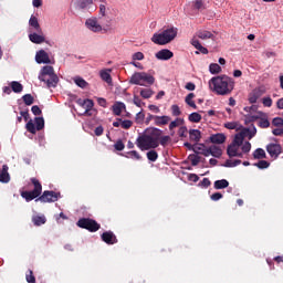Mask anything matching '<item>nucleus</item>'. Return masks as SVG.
Segmentation results:
<instances>
[{
	"label": "nucleus",
	"mask_w": 283,
	"mask_h": 283,
	"mask_svg": "<svg viewBox=\"0 0 283 283\" xmlns=\"http://www.w3.org/2000/svg\"><path fill=\"white\" fill-rule=\"evenodd\" d=\"M31 182L34 186V189L32 191L21 192V197L27 202H31L34 199H35V202L40 201L41 203H53L59 201L60 193H56L54 191H49V190L43 191L42 184L39 179L32 178Z\"/></svg>",
	"instance_id": "1"
},
{
	"label": "nucleus",
	"mask_w": 283,
	"mask_h": 283,
	"mask_svg": "<svg viewBox=\"0 0 283 283\" xmlns=\"http://www.w3.org/2000/svg\"><path fill=\"white\" fill-rule=\"evenodd\" d=\"M161 134L163 130L160 128L151 127L147 129V133L139 135L135 144L142 151L156 149L159 147V136H161Z\"/></svg>",
	"instance_id": "2"
},
{
	"label": "nucleus",
	"mask_w": 283,
	"mask_h": 283,
	"mask_svg": "<svg viewBox=\"0 0 283 283\" xmlns=\"http://www.w3.org/2000/svg\"><path fill=\"white\" fill-rule=\"evenodd\" d=\"M210 91L220 96H227L234 90V81L228 75L211 77L208 82Z\"/></svg>",
	"instance_id": "3"
},
{
	"label": "nucleus",
	"mask_w": 283,
	"mask_h": 283,
	"mask_svg": "<svg viewBox=\"0 0 283 283\" xmlns=\"http://www.w3.org/2000/svg\"><path fill=\"white\" fill-rule=\"evenodd\" d=\"M178 34V29L170 27L165 29L161 33H154L151 42L156 45H166L171 43Z\"/></svg>",
	"instance_id": "4"
},
{
	"label": "nucleus",
	"mask_w": 283,
	"mask_h": 283,
	"mask_svg": "<svg viewBox=\"0 0 283 283\" xmlns=\"http://www.w3.org/2000/svg\"><path fill=\"white\" fill-rule=\"evenodd\" d=\"M39 81L44 83V85L48 86V88L56 87V84H59L60 78L56 73H54V69L50 65L43 66L41 70V73L39 75Z\"/></svg>",
	"instance_id": "5"
},
{
	"label": "nucleus",
	"mask_w": 283,
	"mask_h": 283,
	"mask_svg": "<svg viewBox=\"0 0 283 283\" xmlns=\"http://www.w3.org/2000/svg\"><path fill=\"white\" fill-rule=\"evenodd\" d=\"M130 84L145 86L146 84L153 85L155 83V77L148 73H135L129 80Z\"/></svg>",
	"instance_id": "6"
},
{
	"label": "nucleus",
	"mask_w": 283,
	"mask_h": 283,
	"mask_svg": "<svg viewBox=\"0 0 283 283\" xmlns=\"http://www.w3.org/2000/svg\"><path fill=\"white\" fill-rule=\"evenodd\" d=\"M76 226L81 229H85L91 233H95L101 229V224L92 218H80Z\"/></svg>",
	"instance_id": "7"
},
{
	"label": "nucleus",
	"mask_w": 283,
	"mask_h": 283,
	"mask_svg": "<svg viewBox=\"0 0 283 283\" xmlns=\"http://www.w3.org/2000/svg\"><path fill=\"white\" fill-rule=\"evenodd\" d=\"M102 242L107 243L108 245H113L118 242V239L114 232H103L102 233Z\"/></svg>",
	"instance_id": "8"
},
{
	"label": "nucleus",
	"mask_w": 283,
	"mask_h": 283,
	"mask_svg": "<svg viewBox=\"0 0 283 283\" xmlns=\"http://www.w3.org/2000/svg\"><path fill=\"white\" fill-rule=\"evenodd\" d=\"M266 153L270 154L272 157H277L282 154V145L280 144H268L266 145Z\"/></svg>",
	"instance_id": "9"
},
{
	"label": "nucleus",
	"mask_w": 283,
	"mask_h": 283,
	"mask_svg": "<svg viewBox=\"0 0 283 283\" xmlns=\"http://www.w3.org/2000/svg\"><path fill=\"white\" fill-rule=\"evenodd\" d=\"M155 57L159 61H169L174 57V52L168 49L160 50L155 54Z\"/></svg>",
	"instance_id": "10"
},
{
	"label": "nucleus",
	"mask_w": 283,
	"mask_h": 283,
	"mask_svg": "<svg viewBox=\"0 0 283 283\" xmlns=\"http://www.w3.org/2000/svg\"><path fill=\"white\" fill-rule=\"evenodd\" d=\"M35 61L38 64H50L51 63L50 56L44 50H40L36 53Z\"/></svg>",
	"instance_id": "11"
},
{
	"label": "nucleus",
	"mask_w": 283,
	"mask_h": 283,
	"mask_svg": "<svg viewBox=\"0 0 283 283\" xmlns=\"http://www.w3.org/2000/svg\"><path fill=\"white\" fill-rule=\"evenodd\" d=\"M171 119L172 118L170 116H167V115H163V116L157 115L154 125L158 126V127H164L166 125H169Z\"/></svg>",
	"instance_id": "12"
},
{
	"label": "nucleus",
	"mask_w": 283,
	"mask_h": 283,
	"mask_svg": "<svg viewBox=\"0 0 283 283\" xmlns=\"http://www.w3.org/2000/svg\"><path fill=\"white\" fill-rule=\"evenodd\" d=\"M86 27L88 28V30H92L93 32H101L103 30L97 19L86 20Z\"/></svg>",
	"instance_id": "13"
},
{
	"label": "nucleus",
	"mask_w": 283,
	"mask_h": 283,
	"mask_svg": "<svg viewBox=\"0 0 283 283\" xmlns=\"http://www.w3.org/2000/svg\"><path fill=\"white\" fill-rule=\"evenodd\" d=\"M113 115L119 117L124 111H126V105L122 102H116L112 106Z\"/></svg>",
	"instance_id": "14"
},
{
	"label": "nucleus",
	"mask_w": 283,
	"mask_h": 283,
	"mask_svg": "<svg viewBox=\"0 0 283 283\" xmlns=\"http://www.w3.org/2000/svg\"><path fill=\"white\" fill-rule=\"evenodd\" d=\"M193 154H200L205 157H209V148L205 144H195L193 145Z\"/></svg>",
	"instance_id": "15"
},
{
	"label": "nucleus",
	"mask_w": 283,
	"mask_h": 283,
	"mask_svg": "<svg viewBox=\"0 0 283 283\" xmlns=\"http://www.w3.org/2000/svg\"><path fill=\"white\" fill-rule=\"evenodd\" d=\"M195 36H197L198 39L202 40V41H207V40H214V35L207 30H199Z\"/></svg>",
	"instance_id": "16"
},
{
	"label": "nucleus",
	"mask_w": 283,
	"mask_h": 283,
	"mask_svg": "<svg viewBox=\"0 0 283 283\" xmlns=\"http://www.w3.org/2000/svg\"><path fill=\"white\" fill-rule=\"evenodd\" d=\"M209 140L211 144L221 145L227 142V136L224 134H214L210 136Z\"/></svg>",
	"instance_id": "17"
},
{
	"label": "nucleus",
	"mask_w": 283,
	"mask_h": 283,
	"mask_svg": "<svg viewBox=\"0 0 283 283\" xmlns=\"http://www.w3.org/2000/svg\"><path fill=\"white\" fill-rule=\"evenodd\" d=\"M72 4L77 10H84L92 4V0H72Z\"/></svg>",
	"instance_id": "18"
},
{
	"label": "nucleus",
	"mask_w": 283,
	"mask_h": 283,
	"mask_svg": "<svg viewBox=\"0 0 283 283\" xmlns=\"http://www.w3.org/2000/svg\"><path fill=\"white\" fill-rule=\"evenodd\" d=\"M190 44L200 51L202 54H209V50L201 45L200 41L195 36L191 39Z\"/></svg>",
	"instance_id": "19"
},
{
	"label": "nucleus",
	"mask_w": 283,
	"mask_h": 283,
	"mask_svg": "<svg viewBox=\"0 0 283 283\" xmlns=\"http://www.w3.org/2000/svg\"><path fill=\"white\" fill-rule=\"evenodd\" d=\"M29 39L34 44H42V43L45 42V38L43 35V32L42 33H32V34L29 35Z\"/></svg>",
	"instance_id": "20"
},
{
	"label": "nucleus",
	"mask_w": 283,
	"mask_h": 283,
	"mask_svg": "<svg viewBox=\"0 0 283 283\" xmlns=\"http://www.w3.org/2000/svg\"><path fill=\"white\" fill-rule=\"evenodd\" d=\"M189 139L193 143H199L201 139V132L199 129H190L189 130Z\"/></svg>",
	"instance_id": "21"
},
{
	"label": "nucleus",
	"mask_w": 283,
	"mask_h": 283,
	"mask_svg": "<svg viewBox=\"0 0 283 283\" xmlns=\"http://www.w3.org/2000/svg\"><path fill=\"white\" fill-rule=\"evenodd\" d=\"M208 153H209V156L211 155L212 157H216V158H219L222 155V150L217 145H211L208 148Z\"/></svg>",
	"instance_id": "22"
},
{
	"label": "nucleus",
	"mask_w": 283,
	"mask_h": 283,
	"mask_svg": "<svg viewBox=\"0 0 283 283\" xmlns=\"http://www.w3.org/2000/svg\"><path fill=\"white\" fill-rule=\"evenodd\" d=\"M10 181V175L8 172V166L3 165L1 174H0V182L8 184Z\"/></svg>",
	"instance_id": "23"
},
{
	"label": "nucleus",
	"mask_w": 283,
	"mask_h": 283,
	"mask_svg": "<svg viewBox=\"0 0 283 283\" xmlns=\"http://www.w3.org/2000/svg\"><path fill=\"white\" fill-rule=\"evenodd\" d=\"M230 186V182L228 179H219L216 180L214 182V189L220 190V189H228Z\"/></svg>",
	"instance_id": "24"
},
{
	"label": "nucleus",
	"mask_w": 283,
	"mask_h": 283,
	"mask_svg": "<svg viewBox=\"0 0 283 283\" xmlns=\"http://www.w3.org/2000/svg\"><path fill=\"white\" fill-rule=\"evenodd\" d=\"M111 72V70H102V72H99V77H102V80L108 85H112Z\"/></svg>",
	"instance_id": "25"
},
{
	"label": "nucleus",
	"mask_w": 283,
	"mask_h": 283,
	"mask_svg": "<svg viewBox=\"0 0 283 283\" xmlns=\"http://www.w3.org/2000/svg\"><path fill=\"white\" fill-rule=\"evenodd\" d=\"M30 27L32 29H34L38 33H42V28L41 24L39 22V19H36L35 17H31L30 22H29Z\"/></svg>",
	"instance_id": "26"
},
{
	"label": "nucleus",
	"mask_w": 283,
	"mask_h": 283,
	"mask_svg": "<svg viewBox=\"0 0 283 283\" xmlns=\"http://www.w3.org/2000/svg\"><path fill=\"white\" fill-rule=\"evenodd\" d=\"M239 145L229 144L227 147V154L230 158L234 157L239 153Z\"/></svg>",
	"instance_id": "27"
},
{
	"label": "nucleus",
	"mask_w": 283,
	"mask_h": 283,
	"mask_svg": "<svg viewBox=\"0 0 283 283\" xmlns=\"http://www.w3.org/2000/svg\"><path fill=\"white\" fill-rule=\"evenodd\" d=\"M195 97H196V94L191 92V93H189V94L186 96L185 102H186V104H187L188 106H190L191 108L197 109L198 107H197V105H196V103H195V101H193Z\"/></svg>",
	"instance_id": "28"
},
{
	"label": "nucleus",
	"mask_w": 283,
	"mask_h": 283,
	"mask_svg": "<svg viewBox=\"0 0 283 283\" xmlns=\"http://www.w3.org/2000/svg\"><path fill=\"white\" fill-rule=\"evenodd\" d=\"M184 124H185L184 118L177 117L174 122H170V124H169V130L172 132V130H174L175 128H177V127H180V126L182 127Z\"/></svg>",
	"instance_id": "29"
},
{
	"label": "nucleus",
	"mask_w": 283,
	"mask_h": 283,
	"mask_svg": "<svg viewBox=\"0 0 283 283\" xmlns=\"http://www.w3.org/2000/svg\"><path fill=\"white\" fill-rule=\"evenodd\" d=\"M32 222L34 226L41 227L42 224H44L46 222V218H45V216H33Z\"/></svg>",
	"instance_id": "30"
},
{
	"label": "nucleus",
	"mask_w": 283,
	"mask_h": 283,
	"mask_svg": "<svg viewBox=\"0 0 283 283\" xmlns=\"http://www.w3.org/2000/svg\"><path fill=\"white\" fill-rule=\"evenodd\" d=\"M244 134L243 133H238L234 137V140H232L231 145L235 146H242V143H244Z\"/></svg>",
	"instance_id": "31"
},
{
	"label": "nucleus",
	"mask_w": 283,
	"mask_h": 283,
	"mask_svg": "<svg viewBox=\"0 0 283 283\" xmlns=\"http://www.w3.org/2000/svg\"><path fill=\"white\" fill-rule=\"evenodd\" d=\"M258 126L262 129H266L271 126V123L266 117H259Z\"/></svg>",
	"instance_id": "32"
},
{
	"label": "nucleus",
	"mask_w": 283,
	"mask_h": 283,
	"mask_svg": "<svg viewBox=\"0 0 283 283\" xmlns=\"http://www.w3.org/2000/svg\"><path fill=\"white\" fill-rule=\"evenodd\" d=\"M254 159H265L266 158V153L263 148H256L255 151L253 153Z\"/></svg>",
	"instance_id": "33"
},
{
	"label": "nucleus",
	"mask_w": 283,
	"mask_h": 283,
	"mask_svg": "<svg viewBox=\"0 0 283 283\" xmlns=\"http://www.w3.org/2000/svg\"><path fill=\"white\" fill-rule=\"evenodd\" d=\"M83 104L84 105L82 107L85 108L86 114H88L90 112H92V109H94V101L86 98L84 99Z\"/></svg>",
	"instance_id": "34"
},
{
	"label": "nucleus",
	"mask_w": 283,
	"mask_h": 283,
	"mask_svg": "<svg viewBox=\"0 0 283 283\" xmlns=\"http://www.w3.org/2000/svg\"><path fill=\"white\" fill-rule=\"evenodd\" d=\"M74 83L80 87V88H86L88 83L81 76L74 77Z\"/></svg>",
	"instance_id": "35"
},
{
	"label": "nucleus",
	"mask_w": 283,
	"mask_h": 283,
	"mask_svg": "<svg viewBox=\"0 0 283 283\" xmlns=\"http://www.w3.org/2000/svg\"><path fill=\"white\" fill-rule=\"evenodd\" d=\"M11 88L14 93L19 94L23 92V85L17 81L11 83Z\"/></svg>",
	"instance_id": "36"
},
{
	"label": "nucleus",
	"mask_w": 283,
	"mask_h": 283,
	"mask_svg": "<svg viewBox=\"0 0 283 283\" xmlns=\"http://www.w3.org/2000/svg\"><path fill=\"white\" fill-rule=\"evenodd\" d=\"M201 118L202 117L198 112H193L188 116V119L191 123H200Z\"/></svg>",
	"instance_id": "37"
},
{
	"label": "nucleus",
	"mask_w": 283,
	"mask_h": 283,
	"mask_svg": "<svg viewBox=\"0 0 283 283\" xmlns=\"http://www.w3.org/2000/svg\"><path fill=\"white\" fill-rule=\"evenodd\" d=\"M146 156H147V159H148L149 161H151V163H155V161H157V159H158V153H157L155 149L149 150V151L146 154Z\"/></svg>",
	"instance_id": "38"
},
{
	"label": "nucleus",
	"mask_w": 283,
	"mask_h": 283,
	"mask_svg": "<svg viewBox=\"0 0 283 283\" xmlns=\"http://www.w3.org/2000/svg\"><path fill=\"white\" fill-rule=\"evenodd\" d=\"M22 101L27 106H31L34 103V97L29 93L22 96Z\"/></svg>",
	"instance_id": "39"
},
{
	"label": "nucleus",
	"mask_w": 283,
	"mask_h": 283,
	"mask_svg": "<svg viewBox=\"0 0 283 283\" xmlns=\"http://www.w3.org/2000/svg\"><path fill=\"white\" fill-rule=\"evenodd\" d=\"M44 118L43 117H35V128L38 132H41L44 128Z\"/></svg>",
	"instance_id": "40"
},
{
	"label": "nucleus",
	"mask_w": 283,
	"mask_h": 283,
	"mask_svg": "<svg viewBox=\"0 0 283 283\" xmlns=\"http://www.w3.org/2000/svg\"><path fill=\"white\" fill-rule=\"evenodd\" d=\"M209 72L211 74H219L221 72V66L219 64H217V63H211L209 65Z\"/></svg>",
	"instance_id": "41"
},
{
	"label": "nucleus",
	"mask_w": 283,
	"mask_h": 283,
	"mask_svg": "<svg viewBox=\"0 0 283 283\" xmlns=\"http://www.w3.org/2000/svg\"><path fill=\"white\" fill-rule=\"evenodd\" d=\"M139 95H140L144 99H149V98L153 97L154 91H151V90H143L142 92H139Z\"/></svg>",
	"instance_id": "42"
},
{
	"label": "nucleus",
	"mask_w": 283,
	"mask_h": 283,
	"mask_svg": "<svg viewBox=\"0 0 283 283\" xmlns=\"http://www.w3.org/2000/svg\"><path fill=\"white\" fill-rule=\"evenodd\" d=\"M25 129L27 132H29L32 135H35L36 133V126H34V124L32 123V120H30L29 123L25 124Z\"/></svg>",
	"instance_id": "43"
},
{
	"label": "nucleus",
	"mask_w": 283,
	"mask_h": 283,
	"mask_svg": "<svg viewBox=\"0 0 283 283\" xmlns=\"http://www.w3.org/2000/svg\"><path fill=\"white\" fill-rule=\"evenodd\" d=\"M127 154H128L127 158H132V159H135V160H142L143 159V157L140 156V154L137 150H132V151H128Z\"/></svg>",
	"instance_id": "44"
},
{
	"label": "nucleus",
	"mask_w": 283,
	"mask_h": 283,
	"mask_svg": "<svg viewBox=\"0 0 283 283\" xmlns=\"http://www.w3.org/2000/svg\"><path fill=\"white\" fill-rule=\"evenodd\" d=\"M25 281H27V283H35V276L33 275L32 270L27 271Z\"/></svg>",
	"instance_id": "45"
},
{
	"label": "nucleus",
	"mask_w": 283,
	"mask_h": 283,
	"mask_svg": "<svg viewBox=\"0 0 283 283\" xmlns=\"http://www.w3.org/2000/svg\"><path fill=\"white\" fill-rule=\"evenodd\" d=\"M171 142V137L170 136H159V145H161L163 147H166V145H168Z\"/></svg>",
	"instance_id": "46"
},
{
	"label": "nucleus",
	"mask_w": 283,
	"mask_h": 283,
	"mask_svg": "<svg viewBox=\"0 0 283 283\" xmlns=\"http://www.w3.org/2000/svg\"><path fill=\"white\" fill-rule=\"evenodd\" d=\"M255 167H258L261 170L268 169L270 167V163L265 160H261L254 164Z\"/></svg>",
	"instance_id": "47"
},
{
	"label": "nucleus",
	"mask_w": 283,
	"mask_h": 283,
	"mask_svg": "<svg viewBox=\"0 0 283 283\" xmlns=\"http://www.w3.org/2000/svg\"><path fill=\"white\" fill-rule=\"evenodd\" d=\"M241 165V160H227L226 164H224V167L226 168H234L237 166Z\"/></svg>",
	"instance_id": "48"
},
{
	"label": "nucleus",
	"mask_w": 283,
	"mask_h": 283,
	"mask_svg": "<svg viewBox=\"0 0 283 283\" xmlns=\"http://www.w3.org/2000/svg\"><path fill=\"white\" fill-rule=\"evenodd\" d=\"M187 126H180L179 130H177V135L180 136L181 138H187Z\"/></svg>",
	"instance_id": "49"
},
{
	"label": "nucleus",
	"mask_w": 283,
	"mask_h": 283,
	"mask_svg": "<svg viewBox=\"0 0 283 283\" xmlns=\"http://www.w3.org/2000/svg\"><path fill=\"white\" fill-rule=\"evenodd\" d=\"M192 7L195 10H198V11L205 10V4L201 0H197V1L192 2Z\"/></svg>",
	"instance_id": "50"
},
{
	"label": "nucleus",
	"mask_w": 283,
	"mask_h": 283,
	"mask_svg": "<svg viewBox=\"0 0 283 283\" xmlns=\"http://www.w3.org/2000/svg\"><path fill=\"white\" fill-rule=\"evenodd\" d=\"M189 158L192 167H197L201 159L199 156H195V155H190Z\"/></svg>",
	"instance_id": "51"
},
{
	"label": "nucleus",
	"mask_w": 283,
	"mask_h": 283,
	"mask_svg": "<svg viewBox=\"0 0 283 283\" xmlns=\"http://www.w3.org/2000/svg\"><path fill=\"white\" fill-rule=\"evenodd\" d=\"M171 115L174 117H179L181 115V111H180L178 105H172L171 106Z\"/></svg>",
	"instance_id": "52"
},
{
	"label": "nucleus",
	"mask_w": 283,
	"mask_h": 283,
	"mask_svg": "<svg viewBox=\"0 0 283 283\" xmlns=\"http://www.w3.org/2000/svg\"><path fill=\"white\" fill-rule=\"evenodd\" d=\"M211 186V180L208 178H205L200 181L199 187L203 189H208Z\"/></svg>",
	"instance_id": "53"
},
{
	"label": "nucleus",
	"mask_w": 283,
	"mask_h": 283,
	"mask_svg": "<svg viewBox=\"0 0 283 283\" xmlns=\"http://www.w3.org/2000/svg\"><path fill=\"white\" fill-rule=\"evenodd\" d=\"M144 120H145V114L143 112L137 113L135 117L136 124H143Z\"/></svg>",
	"instance_id": "54"
},
{
	"label": "nucleus",
	"mask_w": 283,
	"mask_h": 283,
	"mask_svg": "<svg viewBox=\"0 0 283 283\" xmlns=\"http://www.w3.org/2000/svg\"><path fill=\"white\" fill-rule=\"evenodd\" d=\"M114 148L116 151H123L125 149V144L122 140H117L114 144Z\"/></svg>",
	"instance_id": "55"
},
{
	"label": "nucleus",
	"mask_w": 283,
	"mask_h": 283,
	"mask_svg": "<svg viewBox=\"0 0 283 283\" xmlns=\"http://www.w3.org/2000/svg\"><path fill=\"white\" fill-rule=\"evenodd\" d=\"M156 118H157V115H153L151 113H148L147 117L145 119V124L149 125L151 122H154V124H155Z\"/></svg>",
	"instance_id": "56"
},
{
	"label": "nucleus",
	"mask_w": 283,
	"mask_h": 283,
	"mask_svg": "<svg viewBox=\"0 0 283 283\" xmlns=\"http://www.w3.org/2000/svg\"><path fill=\"white\" fill-rule=\"evenodd\" d=\"M133 125H134V123H133L132 120H128V119L123 120V119H122V128H123V129H126V130H127V129L132 128Z\"/></svg>",
	"instance_id": "57"
},
{
	"label": "nucleus",
	"mask_w": 283,
	"mask_h": 283,
	"mask_svg": "<svg viewBox=\"0 0 283 283\" xmlns=\"http://www.w3.org/2000/svg\"><path fill=\"white\" fill-rule=\"evenodd\" d=\"M251 144L249 142L244 143L241 147L243 154H249L251 151Z\"/></svg>",
	"instance_id": "58"
},
{
	"label": "nucleus",
	"mask_w": 283,
	"mask_h": 283,
	"mask_svg": "<svg viewBox=\"0 0 283 283\" xmlns=\"http://www.w3.org/2000/svg\"><path fill=\"white\" fill-rule=\"evenodd\" d=\"M272 124L275 127H283V118L282 117H275L272 122Z\"/></svg>",
	"instance_id": "59"
},
{
	"label": "nucleus",
	"mask_w": 283,
	"mask_h": 283,
	"mask_svg": "<svg viewBox=\"0 0 283 283\" xmlns=\"http://www.w3.org/2000/svg\"><path fill=\"white\" fill-rule=\"evenodd\" d=\"M222 198H223V196L220 192H216V193L210 196V200L214 201V202L219 201Z\"/></svg>",
	"instance_id": "60"
},
{
	"label": "nucleus",
	"mask_w": 283,
	"mask_h": 283,
	"mask_svg": "<svg viewBox=\"0 0 283 283\" xmlns=\"http://www.w3.org/2000/svg\"><path fill=\"white\" fill-rule=\"evenodd\" d=\"M224 127H226L227 129H229V130H234V129H237L238 124L234 123V122H232V123H227V124H224Z\"/></svg>",
	"instance_id": "61"
},
{
	"label": "nucleus",
	"mask_w": 283,
	"mask_h": 283,
	"mask_svg": "<svg viewBox=\"0 0 283 283\" xmlns=\"http://www.w3.org/2000/svg\"><path fill=\"white\" fill-rule=\"evenodd\" d=\"M145 59V55L142 52H137L133 55L134 61H143Z\"/></svg>",
	"instance_id": "62"
},
{
	"label": "nucleus",
	"mask_w": 283,
	"mask_h": 283,
	"mask_svg": "<svg viewBox=\"0 0 283 283\" xmlns=\"http://www.w3.org/2000/svg\"><path fill=\"white\" fill-rule=\"evenodd\" d=\"M259 119H260V116H258V115H248L247 116V122L248 123H253V122L259 120Z\"/></svg>",
	"instance_id": "63"
},
{
	"label": "nucleus",
	"mask_w": 283,
	"mask_h": 283,
	"mask_svg": "<svg viewBox=\"0 0 283 283\" xmlns=\"http://www.w3.org/2000/svg\"><path fill=\"white\" fill-rule=\"evenodd\" d=\"M274 136H283V127H277L273 129Z\"/></svg>",
	"instance_id": "64"
}]
</instances>
